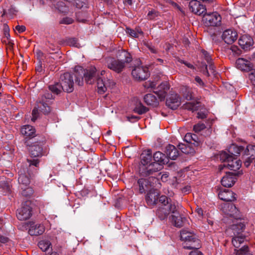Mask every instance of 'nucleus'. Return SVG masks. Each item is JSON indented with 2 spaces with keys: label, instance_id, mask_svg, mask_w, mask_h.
<instances>
[{
  "label": "nucleus",
  "instance_id": "11",
  "mask_svg": "<svg viewBox=\"0 0 255 255\" xmlns=\"http://www.w3.org/2000/svg\"><path fill=\"white\" fill-rule=\"evenodd\" d=\"M153 182L155 183L156 182H158L157 184L156 185L157 187H159L160 185V183L158 182V179L153 177H150L148 179H139L138 180L137 183L139 185V190L140 193H142L148 189L150 187L153 186V185L152 184V183L153 184Z\"/></svg>",
  "mask_w": 255,
  "mask_h": 255
},
{
  "label": "nucleus",
  "instance_id": "5",
  "mask_svg": "<svg viewBox=\"0 0 255 255\" xmlns=\"http://www.w3.org/2000/svg\"><path fill=\"white\" fill-rule=\"evenodd\" d=\"M180 238L185 241L184 248L187 249H199L200 247L199 241L196 236L186 230H182Z\"/></svg>",
  "mask_w": 255,
  "mask_h": 255
},
{
  "label": "nucleus",
  "instance_id": "44",
  "mask_svg": "<svg viewBox=\"0 0 255 255\" xmlns=\"http://www.w3.org/2000/svg\"><path fill=\"white\" fill-rule=\"evenodd\" d=\"M127 32L132 37H138L142 34V32L140 29H136L135 30L130 28H127Z\"/></svg>",
  "mask_w": 255,
  "mask_h": 255
},
{
  "label": "nucleus",
  "instance_id": "7",
  "mask_svg": "<svg viewBox=\"0 0 255 255\" xmlns=\"http://www.w3.org/2000/svg\"><path fill=\"white\" fill-rule=\"evenodd\" d=\"M30 202L26 201L22 204L21 207L17 209L16 216L19 220H26L28 219L32 215V208L30 207Z\"/></svg>",
  "mask_w": 255,
  "mask_h": 255
},
{
  "label": "nucleus",
  "instance_id": "46",
  "mask_svg": "<svg viewBox=\"0 0 255 255\" xmlns=\"http://www.w3.org/2000/svg\"><path fill=\"white\" fill-rule=\"evenodd\" d=\"M206 128V126L203 123H199L194 126L193 130L195 132H199Z\"/></svg>",
  "mask_w": 255,
  "mask_h": 255
},
{
  "label": "nucleus",
  "instance_id": "33",
  "mask_svg": "<svg viewBox=\"0 0 255 255\" xmlns=\"http://www.w3.org/2000/svg\"><path fill=\"white\" fill-rule=\"evenodd\" d=\"M244 149V147L242 146H238L236 144H233L231 145L228 149V152L231 156H238L240 154L241 152Z\"/></svg>",
  "mask_w": 255,
  "mask_h": 255
},
{
  "label": "nucleus",
  "instance_id": "37",
  "mask_svg": "<svg viewBox=\"0 0 255 255\" xmlns=\"http://www.w3.org/2000/svg\"><path fill=\"white\" fill-rule=\"evenodd\" d=\"M49 89L53 93L56 95L59 94L62 90V87L60 83H55L54 84L49 86Z\"/></svg>",
  "mask_w": 255,
  "mask_h": 255
},
{
  "label": "nucleus",
  "instance_id": "18",
  "mask_svg": "<svg viewBox=\"0 0 255 255\" xmlns=\"http://www.w3.org/2000/svg\"><path fill=\"white\" fill-rule=\"evenodd\" d=\"M159 193L157 190L151 189L146 195L145 200L147 205L149 206L155 205L158 199Z\"/></svg>",
  "mask_w": 255,
  "mask_h": 255
},
{
  "label": "nucleus",
  "instance_id": "48",
  "mask_svg": "<svg viewBox=\"0 0 255 255\" xmlns=\"http://www.w3.org/2000/svg\"><path fill=\"white\" fill-rule=\"evenodd\" d=\"M183 96L187 100L189 101L193 99L192 92L191 90L188 88L185 89L183 93Z\"/></svg>",
  "mask_w": 255,
  "mask_h": 255
},
{
  "label": "nucleus",
  "instance_id": "43",
  "mask_svg": "<svg viewBox=\"0 0 255 255\" xmlns=\"http://www.w3.org/2000/svg\"><path fill=\"white\" fill-rule=\"evenodd\" d=\"M233 157V156H231L228 151H222L220 154V160L227 163H228L229 160L232 158Z\"/></svg>",
  "mask_w": 255,
  "mask_h": 255
},
{
  "label": "nucleus",
  "instance_id": "49",
  "mask_svg": "<svg viewBox=\"0 0 255 255\" xmlns=\"http://www.w3.org/2000/svg\"><path fill=\"white\" fill-rule=\"evenodd\" d=\"M1 188L4 190V192L5 194L9 192L10 190V185L9 184V179L6 180V182L3 183L2 185H1Z\"/></svg>",
  "mask_w": 255,
  "mask_h": 255
},
{
  "label": "nucleus",
  "instance_id": "63",
  "mask_svg": "<svg viewBox=\"0 0 255 255\" xmlns=\"http://www.w3.org/2000/svg\"><path fill=\"white\" fill-rule=\"evenodd\" d=\"M168 173H164L161 175L160 178L163 182H166L167 180V178L168 177Z\"/></svg>",
  "mask_w": 255,
  "mask_h": 255
},
{
  "label": "nucleus",
  "instance_id": "45",
  "mask_svg": "<svg viewBox=\"0 0 255 255\" xmlns=\"http://www.w3.org/2000/svg\"><path fill=\"white\" fill-rule=\"evenodd\" d=\"M237 255H253L249 252V248L248 246H244L241 249L237 250H235Z\"/></svg>",
  "mask_w": 255,
  "mask_h": 255
},
{
  "label": "nucleus",
  "instance_id": "14",
  "mask_svg": "<svg viewBox=\"0 0 255 255\" xmlns=\"http://www.w3.org/2000/svg\"><path fill=\"white\" fill-rule=\"evenodd\" d=\"M97 84L98 93L103 94L107 91L108 87H113L115 83L112 80L110 79L106 81H104L102 77H99L97 79Z\"/></svg>",
  "mask_w": 255,
  "mask_h": 255
},
{
  "label": "nucleus",
  "instance_id": "9",
  "mask_svg": "<svg viewBox=\"0 0 255 255\" xmlns=\"http://www.w3.org/2000/svg\"><path fill=\"white\" fill-rule=\"evenodd\" d=\"M131 74L134 79L140 81L146 79L149 76L148 68L142 65L135 66Z\"/></svg>",
  "mask_w": 255,
  "mask_h": 255
},
{
  "label": "nucleus",
  "instance_id": "64",
  "mask_svg": "<svg viewBox=\"0 0 255 255\" xmlns=\"http://www.w3.org/2000/svg\"><path fill=\"white\" fill-rule=\"evenodd\" d=\"M196 212L200 217H202L203 216V211L201 208H198L196 210Z\"/></svg>",
  "mask_w": 255,
  "mask_h": 255
},
{
  "label": "nucleus",
  "instance_id": "53",
  "mask_svg": "<svg viewBox=\"0 0 255 255\" xmlns=\"http://www.w3.org/2000/svg\"><path fill=\"white\" fill-rule=\"evenodd\" d=\"M73 21V20L72 18L66 17L63 18L61 20V23H63V24H70L72 23Z\"/></svg>",
  "mask_w": 255,
  "mask_h": 255
},
{
  "label": "nucleus",
  "instance_id": "24",
  "mask_svg": "<svg viewBox=\"0 0 255 255\" xmlns=\"http://www.w3.org/2000/svg\"><path fill=\"white\" fill-rule=\"evenodd\" d=\"M236 65L238 69L242 71H249L252 68L250 61L244 58L238 59L236 62Z\"/></svg>",
  "mask_w": 255,
  "mask_h": 255
},
{
  "label": "nucleus",
  "instance_id": "21",
  "mask_svg": "<svg viewBox=\"0 0 255 255\" xmlns=\"http://www.w3.org/2000/svg\"><path fill=\"white\" fill-rule=\"evenodd\" d=\"M235 194L232 191L229 189H224L221 190L218 196L219 198L226 202H232L236 199Z\"/></svg>",
  "mask_w": 255,
  "mask_h": 255
},
{
  "label": "nucleus",
  "instance_id": "40",
  "mask_svg": "<svg viewBox=\"0 0 255 255\" xmlns=\"http://www.w3.org/2000/svg\"><path fill=\"white\" fill-rule=\"evenodd\" d=\"M39 248L43 251L46 252L51 247V243L47 240H42L38 243Z\"/></svg>",
  "mask_w": 255,
  "mask_h": 255
},
{
  "label": "nucleus",
  "instance_id": "50",
  "mask_svg": "<svg viewBox=\"0 0 255 255\" xmlns=\"http://www.w3.org/2000/svg\"><path fill=\"white\" fill-rule=\"evenodd\" d=\"M166 207H168V208H167V209L168 210L169 213H172L173 214H175V213H178L176 212L177 207L174 203L170 204H168L167 205V206H166Z\"/></svg>",
  "mask_w": 255,
  "mask_h": 255
},
{
  "label": "nucleus",
  "instance_id": "51",
  "mask_svg": "<svg viewBox=\"0 0 255 255\" xmlns=\"http://www.w3.org/2000/svg\"><path fill=\"white\" fill-rule=\"evenodd\" d=\"M169 200L170 199H168L166 196L164 195H162L159 197V201L162 204L163 207L167 206V205L169 204Z\"/></svg>",
  "mask_w": 255,
  "mask_h": 255
},
{
  "label": "nucleus",
  "instance_id": "23",
  "mask_svg": "<svg viewBox=\"0 0 255 255\" xmlns=\"http://www.w3.org/2000/svg\"><path fill=\"white\" fill-rule=\"evenodd\" d=\"M169 89V87L167 83H162L158 87L157 90L154 91V92L157 95L159 99L162 101L165 98Z\"/></svg>",
  "mask_w": 255,
  "mask_h": 255
},
{
  "label": "nucleus",
  "instance_id": "61",
  "mask_svg": "<svg viewBox=\"0 0 255 255\" xmlns=\"http://www.w3.org/2000/svg\"><path fill=\"white\" fill-rule=\"evenodd\" d=\"M194 250L191 251L189 255H203V254L198 249H194Z\"/></svg>",
  "mask_w": 255,
  "mask_h": 255
},
{
  "label": "nucleus",
  "instance_id": "15",
  "mask_svg": "<svg viewBox=\"0 0 255 255\" xmlns=\"http://www.w3.org/2000/svg\"><path fill=\"white\" fill-rule=\"evenodd\" d=\"M3 37L2 42L5 44L7 50H12L13 48V41L10 38L9 28L7 24L4 23L3 25Z\"/></svg>",
  "mask_w": 255,
  "mask_h": 255
},
{
  "label": "nucleus",
  "instance_id": "19",
  "mask_svg": "<svg viewBox=\"0 0 255 255\" xmlns=\"http://www.w3.org/2000/svg\"><path fill=\"white\" fill-rule=\"evenodd\" d=\"M45 231L44 226L40 224L30 223L28 234L31 236H38L42 234Z\"/></svg>",
  "mask_w": 255,
  "mask_h": 255
},
{
  "label": "nucleus",
  "instance_id": "26",
  "mask_svg": "<svg viewBox=\"0 0 255 255\" xmlns=\"http://www.w3.org/2000/svg\"><path fill=\"white\" fill-rule=\"evenodd\" d=\"M241 164L240 160L233 157L227 164H224V166L228 167L231 170L237 171L240 168Z\"/></svg>",
  "mask_w": 255,
  "mask_h": 255
},
{
  "label": "nucleus",
  "instance_id": "12",
  "mask_svg": "<svg viewBox=\"0 0 255 255\" xmlns=\"http://www.w3.org/2000/svg\"><path fill=\"white\" fill-rule=\"evenodd\" d=\"M189 6L191 11L196 14L200 15L206 13V6L201 4L200 2L197 0H191Z\"/></svg>",
  "mask_w": 255,
  "mask_h": 255
},
{
  "label": "nucleus",
  "instance_id": "28",
  "mask_svg": "<svg viewBox=\"0 0 255 255\" xmlns=\"http://www.w3.org/2000/svg\"><path fill=\"white\" fill-rule=\"evenodd\" d=\"M21 132L25 138H31L34 137L35 135V128L30 125L23 126L21 129Z\"/></svg>",
  "mask_w": 255,
  "mask_h": 255
},
{
  "label": "nucleus",
  "instance_id": "25",
  "mask_svg": "<svg viewBox=\"0 0 255 255\" xmlns=\"http://www.w3.org/2000/svg\"><path fill=\"white\" fill-rule=\"evenodd\" d=\"M153 160L154 162L157 163L161 165L162 168V164L167 163L168 162V157L161 152H156L153 155Z\"/></svg>",
  "mask_w": 255,
  "mask_h": 255
},
{
  "label": "nucleus",
  "instance_id": "2",
  "mask_svg": "<svg viewBox=\"0 0 255 255\" xmlns=\"http://www.w3.org/2000/svg\"><path fill=\"white\" fill-rule=\"evenodd\" d=\"M118 56L120 59L111 57L106 58L105 63L109 69L117 73H120L125 70L127 64L132 61V57L131 54L125 50L120 51Z\"/></svg>",
  "mask_w": 255,
  "mask_h": 255
},
{
  "label": "nucleus",
  "instance_id": "56",
  "mask_svg": "<svg viewBox=\"0 0 255 255\" xmlns=\"http://www.w3.org/2000/svg\"><path fill=\"white\" fill-rule=\"evenodd\" d=\"M195 80L198 84V86H200L201 87H204L205 86L204 83L203 82L202 80L199 77H195Z\"/></svg>",
  "mask_w": 255,
  "mask_h": 255
},
{
  "label": "nucleus",
  "instance_id": "17",
  "mask_svg": "<svg viewBox=\"0 0 255 255\" xmlns=\"http://www.w3.org/2000/svg\"><path fill=\"white\" fill-rule=\"evenodd\" d=\"M180 104L181 98L175 93L171 94L166 101V106L172 110L176 109Z\"/></svg>",
  "mask_w": 255,
  "mask_h": 255
},
{
  "label": "nucleus",
  "instance_id": "34",
  "mask_svg": "<svg viewBox=\"0 0 255 255\" xmlns=\"http://www.w3.org/2000/svg\"><path fill=\"white\" fill-rule=\"evenodd\" d=\"M145 103L148 105L152 106H156L158 105V102L155 96L151 94L146 95L144 97Z\"/></svg>",
  "mask_w": 255,
  "mask_h": 255
},
{
  "label": "nucleus",
  "instance_id": "20",
  "mask_svg": "<svg viewBox=\"0 0 255 255\" xmlns=\"http://www.w3.org/2000/svg\"><path fill=\"white\" fill-rule=\"evenodd\" d=\"M237 180L236 175L233 173H228L221 180L222 185L226 187H231L234 185Z\"/></svg>",
  "mask_w": 255,
  "mask_h": 255
},
{
  "label": "nucleus",
  "instance_id": "32",
  "mask_svg": "<svg viewBox=\"0 0 255 255\" xmlns=\"http://www.w3.org/2000/svg\"><path fill=\"white\" fill-rule=\"evenodd\" d=\"M170 218L172 223L175 227L179 228L182 226L184 220H185V218H182L178 213L172 215Z\"/></svg>",
  "mask_w": 255,
  "mask_h": 255
},
{
  "label": "nucleus",
  "instance_id": "52",
  "mask_svg": "<svg viewBox=\"0 0 255 255\" xmlns=\"http://www.w3.org/2000/svg\"><path fill=\"white\" fill-rule=\"evenodd\" d=\"M202 54L204 56V58L208 64H210L212 62V58H211L209 54L206 51L203 50Z\"/></svg>",
  "mask_w": 255,
  "mask_h": 255
},
{
  "label": "nucleus",
  "instance_id": "60",
  "mask_svg": "<svg viewBox=\"0 0 255 255\" xmlns=\"http://www.w3.org/2000/svg\"><path fill=\"white\" fill-rule=\"evenodd\" d=\"M230 49L235 54L238 55L240 53V51L237 46H232Z\"/></svg>",
  "mask_w": 255,
  "mask_h": 255
},
{
  "label": "nucleus",
  "instance_id": "30",
  "mask_svg": "<svg viewBox=\"0 0 255 255\" xmlns=\"http://www.w3.org/2000/svg\"><path fill=\"white\" fill-rule=\"evenodd\" d=\"M254 153H255V145H249L247 146L245 151V154L246 155L251 154V157H249L245 162V165L248 167L250 165V163L252 162V160L254 159Z\"/></svg>",
  "mask_w": 255,
  "mask_h": 255
},
{
  "label": "nucleus",
  "instance_id": "47",
  "mask_svg": "<svg viewBox=\"0 0 255 255\" xmlns=\"http://www.w3.org/2000/svg\"><path fill=\"white\" fill-rule=\"evenodd\" d=\"M159 16V13L155 10L149 11L147 14V18L150 20L156 19Z\"/></svg>",
  "mask_w": 255,
  "mask_h": 255
},
{
  "label": "nucleus",
  "instance_id": "54",
  "mask_svg": "<svg viewBox=\"0 0 255 255\" xmlns=\"http://www.w3.org/2000/svg\"><path fill=\"white\" fill-rule=\"evenodd\" d=\"M249 78L254 85H255V70L249 75Z\"/></svg>",
  "mask_w": 255,
  "mask_h": 255
},
{
  "label": "nucleus",
  "instance_id": "16",
  "mask_svg": "<svg viewBox=\"0 0 255 255\" xmlns=\"http://www.w3.org/2000/svg\"><path fill=\"white\" fill-rule=\"evenodd\" d=\"M222 37L225 43L231 44L237 39L238 34L236 31L228 29L223 32Z\"/></svg>",
  "mask_w": 255,
  "mask_h": 255
},
{
  "label": "nucleus",
  "instance_id": "3",
  "mask_svg": "<svg viewBox=\"0 0 255 255\" xmlns=\"http://www.w3.org/2000/svg\"><path fill=\"white\" fill-rule=\"evenodd\" d=\"M152 152L150 149L144 150L140 155V169L142 173L146 175L162 169L161 165L152 161Z\"/></svg>",
  "mask_w": 255,
  "mask_h": 255
},
{
  "label": "nucleus",
  "instance_id": "1",
  "mask_svg": "<svg viewBox=\"0 0 255 255\" xmlns=\"http://www.w3.org/2000/svg\"><path fill=\"white\" fill-rule=\"evenodd\" d=\"M27 161L29 168H27V165L25 167H21L18 171V178L19 186L21 189V194L25 197L30 196L33 192V189L29 186L30 182L29 177L31 176V172L35 170L33 166L37 167L39 164V160L37 159H27Z\"/></svg>",
  "mask_w": 255,
  "mask_h": 255
},
{
  "label": "nucleus",
  "instance_id": "22",
  "mask_svg": "<svg viewBox=\"0 0 255 255\" xmlns=\"http://www.w3.org/2000/svg\"><path fill=\"white\" fill-rule=\"evenodd\" d=\"M239 44L244 49H249L254 44L253 38L249 35L245 34L241 36Z\"/></svg>",
  "mask_w": 255,
  "mask_h": 255
},
{
  "label": "nucleus",
  "instance_id": "29",
  "mask_svg": "<svg viewBox=\"0 0 255 255\" xmlns=\"http://www.w3.org/2000/svg\"><path fill=\"white\" fill-rule=\"evenodd\" d=\"M29 151L31 157H39L42 155V148L41 145L36 143L29 146Z\"/></svg>",
  "mask_w": 255,
  "mask_h": 255
},
{
  "label": "nucleus",
  "instance_id": "4",
  "mask_svg": "<svg viewBox=\"0 0 255 255\" xmlns=\"http://www.w3.org/2000/svg\"><path fill=\"white\" fill-rule=\"evenodd\" d=\"M97 69L95 67H91L85 71L81 66H76L75 68L74 76L76 83L79 86L83 84V77L88 84H92L96 78Z\"/></svg>",
  "mask_w": 255,
  "mask_h": 255
},
{
  "label": "nucleus",
  "instance_id": "39",
  "mask_svg": "<svg viewBox=\"0 0 255 255\" xmlns=\"http://www.w3.org/2000/svg\"><path fill=\"white\" fill-rule=\"evenodd\" d=\"M198 104V102H190L184 104L183 107L184 109L193 112L197 110Z\"/></svg>",
  "mask_w": 255,
  "mask_h": 255
},
{
  "label": "nucleus",
  "instance_id": "31",
  "mask_svg": "<svg viewBox=\"0 0 255 255\" xmlns=\"http://www.w3.org/2000/svg\"><path fill=\"white\" fill-rule=\"evenodd\" d=\"M223 212L230 216H232L236 212V207L232 203H225L222 207Z\"/></svg>",
  "mask_w": 255,
  "mask_h": 255
},
{
  "label": "nucleus",
  "instance_id": "13",
  "mask_svg": "<svg viewBox=\"0 0 255 255\" xmlns=\"http://www.w3.org/2000/svg\"><path fill=\"white\" fill-rule=\"evenodd\" d=\"M244 225H234L233 226V230H235L236 228H240V232H237V234L234 232L235 236L233 237L232 239V244L233 246L236 248H238L240 246V245L242 244L245 240V237L241 234V232L243 230Z\"/></svg>",
  "mask_w": 255,
  "mask_h": 255
},
{
  "label": "nucleus",
  "instance_id": "36",
  "mask_svg": "<svg viewBox=\"0 0 255 255\" xmlns=\"http://www.w3.org/2000/svg\"><path fill=\"white\" fill-rule=\"evenodd\" d=\"M167 208H168V207H166V206H165L164 207H160L158 209L157 211V215L160 220H164L168 217L169 212L167 209Z\"/></svg>",
  "mask_w": 255,
  "mask_h": 255
},
{
  "label": "nucleus",
  "instance_id": "41",
  "mask_svg": "<svg viewBox=\"0 0 255 255\" xmlns=\"http://www.w3.org/2000/svg\"><path fill=\"white\" fill-rule=\"evenodd\" d=\"M178 147L181 151L185 154H192L194 152V150L189 145H186L184 144H179Z\"/></svg>",
  "mask_w": 255,
  "mask_h": 255
},
{
  "label": "nucleus",
  "instance_id": "35",
  "mask_svg": "<svg viewBox=\"0 0 255 255\" xmlns=\"http://www.w3.org/2000/svg\"><path fill=\"white\" fill-rule=\"evenodd\" d=\"M185 140L188 143H191L197 145L199 142V138L195 134L187 133L184 137Z\"/></svg>",
  "mask_w": 255,
  "mask_h": 255
},
{
  "label": "nucleus",
  "instance_id": "57",
  "mask_svg": "<svg viewBox=\"0 0 255 255\" xmlns=\"http://www.w3.org/2000/svg\"><path fill=\"white\" fill-rule=\"evenodd\" d=\"M74 5H75L78 8H82L84 5L83 0H75Z\"/></svg>",
  "mask_w": 255,
  "mask_h": 255
},
{
  "label": "nucleus",
  "instance_id": "8",
  "mask_svg": "<svg viewBox=\"0 0 255 255\" xmlns=\"http://www.w3.org/2000/svg\"><path fill=\"white\" fill-rule=\"evenodd\" d=\"M221 19V16L216 12L207 14L205 13L203 17L204 23L208 26H217L220 25Z\"/></svg>",
  "mask_w": 255,
  "mask_h": 255
},
{
  "label": "nucleus",
  "instance_id": "42",
  "mask_svg": "<svg viewBox=\"0 0 255 255\" xmlns=\"http://www.w3.org/2000/svg\"><path fill=\"white\" fill-rule=\"evenodd\" d=\"M67 43L70 46L80 48L82 47L81 44L78 42L77 39L75 38H70L67 40Z\"/></svg>",
  "mask_w": 255,
  "mask_h": 255
},
{
  "label": "nucleus",
  "instance_id": "27",
  "mask_svg": "<svg viewBox=\"0 0 255 255\" xmlns=\"http://www.w3.org/2000/svg\"><path fill=\"white\" fill-rule=\"evenodd\" d=\"M166 156L168 158L175 160L179 155V151L173 145L169 144L166 147Z\"/></svg>",
  "mask_w": 255,
  "mask_h": 255
},
{
  "label": "nucleus",
  "instance_id": "6",
  "mask_svg": "<svg viewBox=\"0 0 255 255\" xmlns=\"http://www.w3.org/2000/svg\"><path fill=\"white\" fill-rule=\"evenodd\" d=\"M60 81L63 91L71 93L74 90L73 77L70 73H65L62 74Z\"/></svg>",
  "mask_w": 255,
  "mask_h": 255
},
{
  "label": "nucleus",
  "instance_id": "55",
  "mask_svg": "<svg viewBox=\"0 0 255 255\" xmlns=\"http://www.w3.org/2000/svg\"><path fill=\"white\" fill-rule=\"evenodd\" d=\"M38 109L37 108H34L32 112V118L31 120L33 122H34L38 117Z\"/></svg>",
  "mask_w": 255,
  "mask_h": 255
},
{
  "label": "nucleus",
  "instance_id": "59",
  "mask_svg": "<svg viewBox=\"0 0 255 255\" xmlns=\"http://www.w3.org/2000/svg\"><path fill=\"white\" fill-rule=\"evenodd\" d=\"M128 121L131 122H134L135 121H137L139 119V117L132 116V115L128 116Z\"/></svg>",
  "mask_w": 255,
  "mask_h": 255
},
{
  "label": "nucleus",
  "instance_id": "58",
  "mask_svg": "<svg viewBox=\"0 0 255 255\" xmlns=\"http://www.w3.org/2000/svg\"><path fill=\"white\" fill-rule=\"evenodd\" d=\"M26 29V28L23 25H17L15 27V30H17L19 33H22L24 32Z\"/></svg>",
  "mask_w": 255,
  "mask_h": 255
},
{
  "label": "nucleus",
  "instance_id": "38",
  "mask_svg": "<svg viewBox=\"0 0 255 255\" xmlns=\"http://www.w3.org/2000/svg\"><path fill=\"white\" fill-rule=\"evenodd\" d=\"M148 110V108L144 107L141 102L137 103L133 109L134 112L139 115L144 114L147 112Z\"/></svg>",
  "mask_w": 255,
  "mask_h": 255
},
{
  "label": "nucleus",
  "instance_id": "62",
  "mask_svg": "<svg viewBox=\"0 0 255 255\" xmlns=\"http://www.w3.org/2000/svg\"><path fill=\"white\" fill-rule=\"evenodd\" d=\"M180 62L181 63H183L184 65H185L188 68H190L191 69H193L194 68V66H193V65L192 64H191L189 63H188L186 61H183L182 60H180Z\"/></svg>",
  "mask_w": 255,
  "mask_h": 255
},
{
  "label": "nucleus",
  "instance_id": "10",
  "mask_svg": "<svg viewBox=\"0 0 255 255\" xmlns=\"http://www.w3.org/2000/svg\"><path fill=\"white\" fill-rule=\"evenodd\" d=\"M53 99L52 94L48 92H46L41 97L39 100V104L38 107L40 110L44 114H47L50 112V108L49 106L50 101Z\"/></svg>",
  "mask_w": 255,
  "mask_h": 255
}]
</instances>
